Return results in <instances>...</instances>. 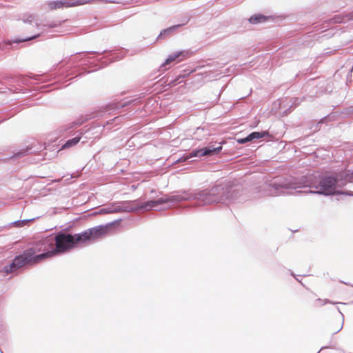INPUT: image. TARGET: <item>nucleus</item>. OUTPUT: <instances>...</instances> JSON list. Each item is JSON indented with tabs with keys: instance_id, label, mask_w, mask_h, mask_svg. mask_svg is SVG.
<instances>
[{
	"instance_id": "f257e3e1",
	"label": "nucleus",
	"mask_w": 353,
	"mask_h": 353,
	"mask_svg": "<svg viewBox=\"0 0 353 353\" xmlns=\"http://www.w3.org/2000/svg\"><path fill=\"white\" fill-rule=\"evenodd\" d=\"M53 246V243L48 239L36 242L32 246L26 249L22 254L17 256L9 265L3 267L6 274L12 273L26 265H34L52 257V252H48L46 245Z\"/></svg>"
},
{
	"instance_id": "f03ea898",
	"label": "nucleus",
	"mask_w": 353,
	"mask_h": 353,
	"mask_svg": "<svg viewBox=\"0 0 353 353\" xmlns=\"http://www.w3.org/2000/svg\"><path fill=\"white\" fill-rule=\"evenodd\" d=\"M315 177L312 175L308 176H301L300 179L290 178L286 181L279 183L274 184L276 189L285 188V189H296L301 187H309L315 189L316 190L311 192L323 194H332L335 193L337 180L335 178L327 176L322 178L319 184H316Z\"/></svg>"
},
{
	"instance_id": "7ed1b4c3",
	"label": "nucleus",
	"mask_w": 353,
	"mask_h": 353,
	"mask_svg": "<svg viewBox=\"0 0 353 353\" xmlns=\"http://www.w3.org/2000/svg\"><path fill=\"white\" fill-rule=\"evenodd\" d=\"M55 249L49 250L52 252V257L58 253H63L72 248L76 244L81 243V237L79 234L72 235L70 234L59 233L55 236Z\"/></svg>"
},
{
	"instance_id": "20e7f679",
	"label": "nucleus",
	"mask_w": 353,
	"mask_h": 353,
	"mask_svg": "<svg viewBox=\"0 0 353 353\" xmlns=\"http://www.w3.org/2000/svg\"><path fill=\"white\" fill-rule=\"evenodd\" d=\"M109 230L110 228L107 225H99L90 228L79 234L81 237V243H85L103 238L108 234Z\"/></svg>"
},
{
	"instance_id": "39448f33",
	"label": "nucleus",
	"mask_w": 353,
	"mask_h": 353,
	"mask_svg": "<svg viewBox=\"0 0 353 353\" xmlns=\"http://www.w3.org/2000/svg\"><path fill=\"white\" fill-rule=\"evenodd\" d=\"M92 0H58L48 1L47 5L50 10L68 8L90 3Z\"/></svg>"
},
{
	"instance_id": "423d86ee",
	"label": "nucleus",
	"mask_w": 353,
	"mask_h": 353,
	"mask_svg": "<svg viewBox=\"0 0 353 353\" xmlns=\"http://www.w3.org/2000/svg\"><path fill=\"white\" fill-rule=\"evenodd\" d=\"M166 202H168L167 199L161 198V199H159L155 201H148L144 202V203H141V205L139 204V203L137 200L129 201L128 203L132 204L134 206L133 208H131L130 210L134 211V210H152V208L157 207V205H161Z\"/></svg>"
},
{
	"instance_id": "0eeeda50",
	"label": "nucleus",
	"mask_w": 353,
	"mask_h": 353,
	"mask_svg": "<svg viewBox=\"0 0 353 353\" xmlns=\"http://www.w3.org/2000/svg\"><path fill=\"white\" fill-rule=\"evenodd\" d=\"M225 191L223 188H221L219 187L213 188L211 190V192L209 194L205 195V199L203 200L205 203L208 204L221 202L223 201L225 199L222 195L220 196H217V195L220 194L221 192L223 193Z\"/></svg>"
},
{
	"instance_id": "6e6552de",
	"label": "nucleus",
	"mask_w": 353,
	"mask_h": 353,
	"mask_svg": "<svg viewBox=\"0 0 353 353\" xmlns=\"http://www.w3.org/2000/svg\"><path fill=\"white\" fill-rule=\"evenodd\" d=\"M222 149L221 146L217 148H205L196 151H193L191 153L190 157H203L206 155H214L218 154Z\"/></svg>"
},
{
	"instance_id": "1a4fd4ad",
	"label": "nucleus",
	"mask_w": 353,
	"mask_h": 353,
	"mask_svg": "<svg viewBox=\"0 0 353 353\" xmlns=\"http://www.w3.org/2000/svg\"><path fill=\"white\" fill-rule=\"evenodd\" d=\"M343 327V316L336 312L334 316L332 322L329 324L330 332L333 334L339 332Z\"/></svg>"
},
{
	"instance_id": "9d476101",
	"label": "nucleus",
	"mask_w": 353,
	"mask_h": 353,
	"mask_svg": "<svg viewBox=\"0 0 353 353\" xmlns=\"http://www.w3.org/2000/svg\"><path fill=\"white\" fill-rule=\"evenodd\" d=\"M267 133L265 132H254L252 133H251L250 134H249L247 137L245 138H243V139H239L237 140V142L239 143H241V144H243V143H247L248 141H252L253 139H261V138H263L265 136Z\"/></svg>"
},
{
	"instance_id": "9b49d317",
	"label": "nucleus",
	"mask_w": 353,
	"mask_h": 353,
	"mask_svg": "<svg viewBox=\"0 0 353 353\" xmlns=\"http://www.w3.org/2000/svg\"><path fill=\"white\" fill-rule=\"evenodd\" d=\"M268 19H269L268 17H266V16L261 14H254V15L252 16L249 19V21H250V23H251L252 24H256V23L265 22Z\"/></svg>"
},
{
	"instance_id": "f8f14e48",
	"label": "nucleus",
	"mask_w": 353,
	"mask_h": 353,
	"mask_svg": "<svg viewBox=\"0 0 353 353\" xmlns=\"http://www.w3.org/2000/svg\"><path fill=\"white\" fill-rule=\"evenodd\" d=\"M183 52H178L170 54L168 58L165 60L164 63L163 64V67H165L167 65L170 64L172 61H175L177 58H179L181 54H183Z\"/></svg>"
},
{
	"instance_id": "ddd939ff",
	"label": "nucleus",
	"mask_w": 353,
	"mask_h": 353,
	"mask_svg": "<svg viewBox=\"0 0 353 353\" xmlns=\"http://www.w3.org/2000/svg\"><path fill=\"white\" fill-rule=\"evenodd\" d=\"M80 139H81L80 137H74L73 139H71L67 141L66 143L62 145L61 150H64V149H66V148H70L72 146L77 145L79 142Z\"/></svg>"
},
{
	"instance_id": "4468645a",
	"label": "nucleus",
	"mask_w": 353,
	"mask_h": 353,
	"mask_svg": "<svg viewBox=\"0 0 353 353\" xmlns=\"http://www.w3.org/2000/svg\"><path fill=\"white\" fill-rule=\"evenodd\" d=\"M327 303H330V301H328L326 299H316L314 301L313 307L315 308H318L325 305Z\"/></svg>"
},
{
	"instance_id": "2eb2a0df",
	"label": "nucleus",
	"mask_w": 353,
	"mask_h": 353,
	"mask_svg": "<svg viewBox=\"0 0 353 353\" xmlns=\"http://www.w3.org/2000/svg\"><path fill=\"white\" fill-rule=\"evenodd\" d=\"M39 36V34H35V35H33V36H31V37H28L21 39L15 40V41H14V42L19 43V42L28 41H30L31 39H35V38L38 37Z\"/></svg>"
}]
</instances>
